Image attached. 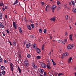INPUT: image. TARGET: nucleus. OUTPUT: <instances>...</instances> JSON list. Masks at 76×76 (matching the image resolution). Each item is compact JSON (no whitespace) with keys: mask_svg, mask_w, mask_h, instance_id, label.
Returning a JSON list of instances; mask_svg holds the SVG:
<instances>
[{"mask_svg":"<svg viewBox=\"0 0 76 76\" xmlns=\"http://www.w3.org/2000/svg\"><path fill=\"white\" fill-rule=\"evenodd\" d=\"M29 64V63L28 62V59H27L25 60L24 62H23V65L25 66H27Z\"/></svg>","mask_w":76,"mask_h":76,"instance_id":"nucleus-1","label":"nucleus"},{"mask_svg":"<svg viewBox=\"0 0 76 76\" xmlns=\"http://www.w3.org/2000/svg\"><path fill=\"white\" fill-rule=\"evenodd\" d=\"M10 69L12 72L13 73V69H14L13 68V67H14V65L13 64H12V63H10Z\"/></svg>","mask_w":76,"mask_h":76,"instance_id":"nucleus-2","label":"nucleus"},{"mask_svg":"<svg viewBox=\"0 0 76 76\" xmlns=\"http://www.w3.org/2000/svg\"><path fill=\"white\" fill-rule=\"evenodd\" d=\"M75 45H67V48L68 49H72V48H73V47H74Z\"/></svg>","mask_w":76,"mask_h":76,"instance_id":"nucleus-3","label":"nucleus"},{"mask_svg":"<svg viewBox=\"0 0 76 76\" xmlns=\"http://www.w3.org/2000/svg\"><path fill=\"white\" fill-rule=\"evenodd\" d=\"M57 7V5H54L52 6V12H54V10Z\"/></svg>","mask_w":76,"mask_h":76,"instance_id":"nucleus-4","label":"nucleus"},{"mask_svg":"<svg viewBox=\"0 0 76 76\" xmlns=\"http://www.w3.org/2000/svg\"><path fill=\"white\" fill-rule=\"evenodd\" d=\"M47 61L48 62V64L47 65V67L48 68V69H51L50 67V62L48 60H47Z\"/></svg>","mask_w":76,"mask_h":76,"instance_id":"nucleus-5","label":"nucleus"},{"mask_svg":"<svg viewBox=\"0 0 76 76\" xmlns=\"http://www.w3.org/2000/svg\"><path fill=\"white\" fill-rule=\"evenodd\" d=\"M13 26L14 27V28L16 29H17V26H16V23L15 22H13Z\"/></svg>","mask_w":76,"mask_h":76,"instance_id":"nucleus-6","label":"nucleus"},{"mask_svg":"<svg viewBox=\"0 0 76 76\" xmlns=\"http://www.w3.org/2000/svg\"><path fill=\"white\" fill-rule=\"evenodd\" d=\"M32 66L34 69L37 68V65L35 64V63H34V62H33L32 63Z\"/></svg>","mask_w":76,"mask_h":76,"instance_id":"nucleus-7","label":"nucleus"},{"mask_svg":"<svg viewBox=\"0 0 76 76\" xmlns=\"http://www.w3.org/2000/svg\"><path fill=\"white\" fill-rule=\"evenodd\" d=\"M41 66L42 67H43V68H45L46 67V64L45 63L41 64Z\"/></svg>","mask_w":76,"mask_h":76,"instance_id":"nucleus-8","label":"nucleus"},{"mask_svg":"<svg viewBox=\"0 0 76 76\" xmlns=\"http://www.w3.org/2000/svg\"><path fill=\"white\" fill-rule=\"evenodd\" d=\"M69 55V53L67 52H66L63 53L62 55L63 57H64L65 56H67Z\"/></svg>","mask_w":76,"mask_h":76,"instance_id":"nucleus-9","label":"nucleus"},{"mask_svg":"<svg viewBox=\"0 0 76 76\" xmlns=\"http://www.w3.org/2000/svg\"><path fill=\"white\" fill-rule=\"evenodd\" d=\"M31 46V44L29 43H27L26 45V48H29V47Z\"/></svg>","mask_w":76,"mask_h":76,"instance_id":"nucleus-10","label":"nucleus"},{"mask_svg":"<svg viewBox=\"0 0 76 76\" xmlns=\"http://www.w3.org/2000/svg\"><path fill=\"white\" fill-rule=\"evenodd\" d=\"M0 26L2 28H4V25L1 22L0 23Z\"/></svg>","mask_w":76,"mask_h":76,"instance_id":"nucleus-11","label":"nucleus"},{"mask_svg":"<svg viewBox=\"0 0 76 76\" xmlns=\"http://www.w3.org/2000/svg\"><path fill=\"white\" fill-rule=\"evenodd\" d=\"M37 52L38 54H40V53H41V50L39 49V48L37 49Z\"/></svg>","mask_w":76,"mask_h":76,"instance_id":"nucleus-12","label":"nucleus"},{"mask_svg":"<svg viewBox=\"0 0 76 76\" xmlns=\"http://www.w3.org/2000/svg\"><path fill=\"white\" fill-rule=\"evenodd\" d=\"M33 48L34 50H36V49H37V45H36V44H35V43H34V44Z\"/></svg>","mask_w":76,"mask_h":76,"instance_id":"nucleus-13","label":"nucleus"},{"mask_svg":"<svg viewBox=\"0 0 76 76\" xmlns=\"http://www.w3.org/2000/svg\"><path fill=\"white\" fill-rule=\"evenodd\" d=\"M72 58L70 57L68 59V62L69 63H70L71 62V61H72Z\"/></svg>","mask_w":76,"mask_h":76,"instance_id":"nucleus-14","label":"nucleus"},{"mask_svg":"<svg viewBox=\"0 0 76 76\" xmlns=\"http://www.w3.org/2000/svg\"><path fill=\"white\" fill-rule=\"evenodd\" d=\"M0 68H1V69L2 70H4L5 69H6V68L5 67H4V66H1Z\"/></svg>","mask_w":76,"mask_h":76,"instance_id":"nucleus-15","label":"nucleus"},{"mask_svg":"<svg viewBox=\"0 0 76 76\" xmlns=\"http://www.w3.org/2000/svg\"><path fill=\"white\" fill-rule=\"evenodd\" d=\"M73 36V34H71L69 35V38L70 40H71V41H73V39H72V37Z\"/></svg>","mask_w":76,"mask_h":76,"instance_id":"nucleus-16","label":"nucleus"},{"mask_svg":"<svg viewBox=\"0 0 76 76\" xmlns=\"http://www.w3.org/2000/svg\"><path fill=\"white\" fill-rule=\"evenodd\" d=\"M39 72L42 74L44 73V70L42 69H40L39 70Z\"/></svg>","mask_w":76,"mask_h":76,"instance_id":"nucleus-17","label":"nucleus"},{"mask_svg":"<svg viewBox=\"0 0 76 76\" xmlns=\"http://www.w3.org/2000/svg\"><path fill=\"white\" fill-rule=\"evenodd\" d=\"M55 19H56V18L53 17L50 19L52 21H55Z\"/></svg>","mask_w":76,"mask_h":76,"instance_id":"nucleus-18","label":"nucleus"},{"mask_svg":"<svg viewBox=\"0 0 76 76\" xmlns=\"http://www.w3.org/2000/svg\"><path fill=\"white\" fill-rule=\"evenodd\" d=\"M27 27L28 28V29L29 30H31V26H30L29 25H27Z\"/></svg>","mask_w":76,"mask_h":76,"instance_id":"nucleus-19","label":"nucleus"},{"mask_svg":"<svg viewBox=\"0 0 76 76\" xmlns=\"http://www.w3.org/2000/svg\"><path fill=\"white\" fill-rule=\"evenodd\" d=\"M71 2H72V4L73 5V7H74L75 6V1H71Z\"/></svg>","mask_w":76,"mask_h":76,"instance_id":"nucleus-20","label":"nucleus"},{"mask_svg":"<svg viewBox=\"0 0 76 76\" xmlns=\"http://www.w3.org/2000/svg\"><path fill=\"white\" fill-rule=\"evenodd\" d=\"M12 44L14 46H16V42L14 41L12 42Z\"/></svg>","mask_w":76,"mask_h":76,"instance_id":"nucleus-21","label":"nucleus"},{"mask_svg":"<svg viewBox=\"0 0 76 76\" xmlns=\"http://www.w3.org/2000/svg\"><path fill=\"white\" fill-rule=\"evenodd\" d=\"M19 32L21 33V34H22V29L21 28L19 27Z\"/></svg>","mask_w":76,"mask_h":76,"instance_id":"nucleus-22","label":"nucleus"},{"mask_svg":"<svg viewBox=\"0 0 76 76\" xmlns=\"http://www.w3.org/2000/svg\"><path fill=\"white\" fill-rule=\"evenodd\" d=\"M1 73L3 75H5V71L3 70L1 72Z\"/></svg>","mask_w":76,"mask_h":76,"instance_id":"nucleus-23","label":"nucleus"},{"mask_svg":"<svg viewBox=\"0 0 76 76\" xmlns=\"http://www.w3.org/2000/svg\"><path fill=\"white\" fill-rule=\"evenodd\" d=\"M27 57H28V58H31V55H30V54H28L27 55Z\"/></svg>","mask_w":76,"mask_h":76,"instance_id":"nucleus-24","label":"nucleus"},{"mask_svg":"<svg viewBox=\"0 0 76 76\" xmlns=\"http://www.w3.org/2000/svg\"><path fill=\"white\" fill-rule=\"evenodd\" d=\"M65 17H66V20H68V19H69V16H68V15H66Z\"/></svg>","mask_w":76,"mask_h":76,"instance_id":"nucleus-25","label":"nucleus"},{"mask_svg":"<svg viewBox=\"0 0 76 76\" xmlns=\"http://www.w3.org/2000/svg\"><path fill=\"white\" fill-rule=\"evenodd\" d=\"M73 12L74 13H76V9L74 8L73 9Z\"/></svg>","mask_w":76,"mask_h":76,"instance_id":"nucleus-26","label":"nucleus"},{"mask_svg":"<svg viewBox=\"0 0 76 76\" xmlns=\"http://www.w3.org/2000/svg\"><path fill=\"white\" fill-rule=\"evenodd\" d=\"M36 58H37V59H40L41 58V56H37L36 57Z\"/></svg>","mask_w":76,"mask_h":76,"instance_id":"nucleus-27","label":"nucleus"},{"mask_svg":"<svg viewBox=\"0 0 76 76\" xmlns=\"http://www.w3.org/2000/svg\"><path fill=\"white\" fill-rule=\"evenodd\" d=\"M40 3H41V4H42V6H43L44 5V4H45L42 1H41L40 2Z\"/></svg>","mask_w":76,"mask_h":76,"instance_id":"nucleus-28","label":"nucleus"},{"mask_svg":"<svg viewBox=\"0 0 76 76\" xmlns=\"http://www.w3.org/2000/svg\"><path fill=\"white\" fill-rule=\"evenodd\" d=\"M18 71H19V72L20 73H21V70H20V68H19V67L18 66Z\"/></svg>","mask_w":76,"mask_h":76,"instance_id":"nucleus-29","label":"nucleus"},{"mask_svg":"<svg viewBox=\"0 0 76 76\" xmlns=\"http://www.w3.org/2000/svg\"><path fill=\"white\" fill-rule=\"evenodd\" d=\"M18 3V0H16V1L14 3V5L15 4H17Z\"/></svg>","mask_w":76,"mask_h":76,"instance_id":"nucleus-30","label":"nucleus"},{"mask_svg":"<svg viewBox=\"0 0 76 76\" xmlns=\"http://www.w3.org/2000/svg\"><path fill=\"white\" fill-rule=\"evenodd\" d=\"M2 61L3 60L2 59V58H1V56H0V62L1 63Z\"/></svg>","mask_w":76,"mask_h":76,"instance_id":"nucleus-31","label":"nucleus"},{"mask_svg":"<svg viewBox=\"0 0 76 76\" xmlns=\"http://www.w3.org/2000/svg\"><path fill=\"white\" fill-rule=\"evenodd\" d=\"M0 19H2V14L0 13Z\"/></svg>","mask_w":76,"mask_h":76,"instance_id":"nucleus-32","label":"nucleus"},{"mask_svg":"<svg viewBox=\"0 0 76 76\" xmlns=\"http://www.w3.org/2000/svg\"><path fill=\"white\" fill-rule=\"evenodd\" d=\"M31 26L33 28H34L35 27L34 26V24L33 23L31 24Z\"/></svg>","mask_w":76,"mask_h":76,"instance_id":"nucleus-33","label":"nucleus"},{"mask_svg":"<svg viewBox=\"0 0 76 76\" xmlns=\"http://www.w3.org/2000/svg\"><path fill=\"white\" fill-rule=\"evenodd\" d=\"M64 6L65 8H67V4H65L64 5Z\"/></svg>","mask_w":76,"mask_h":76,"instance_id":"nucleus-34","label":"nucleus"},{"mask_svg":"<svg viewBox=\"0 0 76 76\" xmlns=\"http://www.w3.org/2000/svg\"><path fill=\"white\" fill-rule=\"evenodd\" d=\"M60 1H58L57 2V4L58 5H59V4H60Z\"/></svg>","mask_w":76,"mask_h":76,"instance_id":"nucleus-35","label":"nucleus"},{"mask_svg":"<svg viewBox=\"0 0 76 76\" xmlns=\"http://www.w3.org/2000/svg\"><path fill=\"white\" fill-rule=\"evenodd\" d=\"M53 66H56V63H55V62H54V61L53 62Z\"/></svg>","mask_w":76,"mask_h":76,"instance_id":"nucleus-36","label":"nucleus"},{"mask_svg":"<svg viewBox=\"0 0 76 76\" xmlns=\"http://www.w3.org/2000/svg\"><path fill=\"white\" fill-rule=\"evenodd\" d=\"M46 31H47V30H46V29H44V30L43 32L45 33V34H46Z\"/></svg>","mask_w":76,"mask_h":76,"instance_id":"nucleus-37","label":"nucleus"},{"mask_svg":"<svg viewBox=\"0 0 76 76\" xmlns=\"http://www.w3.org/2000/svg\"><path fill=\"white\" fill-rule=\"evenodd\" d=\"M3 6V2H0V6Z\"/></svg>","mask_w":76,"mask_h":76,"instance_id":"nucleus-38","label":"nucleus"},{"mask_svg":"<svg viewBox=\"0 0 76 76\" xmlns=\"http://www.w3.org/2000/svg\"><path fill=\"white\" fill-rule=\"evenodd\" d=\"M44 76H47V73L46 72H44Z\"/></svg>","mask_w":76,"mask_h":76,"instance_id":"nucleus-39","label":"nucleus"},{"mask_svg":"<svg viewBox=\"0 0 76 76\" xmlns=\"http://www.w3.org/2000/svg\"><path fill=\"white\" fill-rule=\"evenodd\" d=\"M39 32L40 33H41V32H42V29H41V28L39 29Z\"/></svg>","mask_w":76,"mask_h":76,"instance_id":"nucleus-40","label":"nucleus"},{"mask_svg":"<svg viewBox=\"0 0 76 76\" xmlns=\"http://www.w3.org/2000/svg\"><path fill=\"white\" fill-rule=\"evenodd\" d=\"M61 75H63V74L61 73H59L58 75V76H60Z\"/></svg>","mask_w":76,"mask_h":76,"instance_id":"nucleus-41","label":"nucleus"},{"mask_svg":"<svg viewBox=\"0 0 76 76\" xmlns=\"http://www.w3.org/2000/svg\"><path fill=\"white\" fill-rule=\"evenodd\" d=\"M6 31H7V32L8 33V34H9L10 33L9 32V30H6Z\"/></svg>","mask_w":76,"mask_h":76,"instance_id":"nucleus-42","label":"nucleus"},{"mask_svg":"<svg viewBox=\"0 0 76 76\" xmlns=\"http://www.w3.org/2000/svg\"><path fill=\"white\" fill-rule=\"evenodd\" d=\"M4 62L5 63H7V61H6V60H4Z\"/></svg>","mask_w":76,"mask_h":76,"instance_id":"nucleus-43","label":"nucleus"},{"mask_svg":"<svg viewBox=\"0 0 76 76\" xmlns=\"http://www.w3.org/2000/svg\"><path fill=\"white\" fill-rule=\"evenodd\" d=\"M72 3L71 2H69V5L70 6H71V5H72Z\"/></svg>","mask_w":76,"mask_h":76,"instance_id":"nucleus-44","label":"nucleus"},{"mask_svg":"<svg viewBox=\"0 0 76 76\" xmlns=\"http://www.w3.org/2000/svg\"><path fill=\"white\" fill-rule=\"evenodd\" d=\"M67 34H68L67 32H66L65 34V36H66V35H67Z\"/></svg>","mask_w":76,"mask_h":76,"instance_id":"nucleus-45","label":"nucleus"},{"mask_svg":"<svg viewBox=\"0 0 76 76\" xmlns=\"http://www.w3.org/2000/svg\"><path fill=\"white\" fill-rule=\"evenodd\" d=\"M58 51H59V53H61V52H62V51L61 50H59Z\"/></svg>","mask_w":76,"mask_h":76,"instance_id":"nucleus-46","label":"nucleus"},{"mask_svg":"<svg viewBox=\"0 0 76 76\" xmlns=\"http://www.w3.org/2000/svg\"><path fill=\"white\" fill-rule=\"evenodd\" d=\"M2 9L3 10V11H4V10H5V9H4V8L3 7L2 8Z\"/></svg>","mask_w":76,"mask_h":76,"instance_id":"nucleus-47","label":"nucleus"},{"mask_svg":"<svg viewBox=\"0 0 76 76\" xmlns=\"http://www.w3.org/2000/svg\"><path fill=\"white\" fill-rule=\"evenodd\" d=\"M67 40L66 39H65L64 40V42H67Z\"/></svg>","mask_w":76,"mask_h":76,"instance_id":"nucleus-48","label":"nucleus"},{"mask_svg":"<svg viewBox=\"0 0 76 76\" xmlns=\"http://www.w3.org/2000/svg\"><path fill=\"white\" fill-rule=\"evenodd\" d=\"M5 18H6V19H7V15H5Z\"/></svg>","mask_w":76,"mask_h":76,"instance_id":"nucleus-49","label":"nucleus"},{"mask_svg":"<svg viewBox=\"0 0 76 76\" xmlns=\"http://www.w3.org/2000/svg\"><path fill=\"white\" fill-rule=\"evenodd\" d=\"M58 57L59 58H60L61 56L60 55H58Z\"/></svg>","mask_w":76,"mask_h":76,"instance_id":"nucleus-50","label":"nucleus"},{"mask_svg":"<svg viewBox=\"0 0 76 76\" xmlns=\"http://www.w3.org/2000/svg\"><path fill=\"white\" fill-rule=\"evenodd\" d=\"M47 8H48V7L47 6V7H46V8H45V10H46V11H47Z\"/></svg>","mask_w":76,"mask_h":76,"instance_id":"nucleus-51","label":"nucleus"},{"mask_svg":"<svg viewBox=\"0 0 76 76\" xmlns=\"http://www.w3.org/2000/svg\"><path fill=\"white\" fill-rule=\"evenodd\" d=\"M51 52H50L49 53V55H51Z\"/></svg>","mask_w":76,"mask_h":76,"instance_id":"nucleus-52","label":"nucleus"},{"mask_svg":"<svg viewBox=\"0 0 76 76\" xmlns=\"http://www.w3.org/2000/svg\"><path fill=\"white\" fill-rule=\"evenodd\" d=\"M2 75H1V72H0V76H2Z\"/></svg>","mask_w":76,"mask_h":76,"instance_id":"nucleus-53","label":"nucleus"},{"mask_svg":"<svg viewBox=\"0 0 76 76\" xmlns=\"http://www.w3.org/2000/svg\"><path fill=\"white\" fill-rule=\"evenodd\" d=\"M44 46H45V45H43L42 46V48H44Z\"/></svg>","mask_w":76,"mask_h":76,"instance_id":"nucleus-54","label":"nucleus"},{"mask_svg":"<svg viewBox=\"0 0 76 76\" xmlns=\"http://www.w3.org/2000/svg\"><path fill=\"white\" fill-rule=\"evenodd\" d=\"M10 45H12V43H11V42L10 41Z\"/></svg>","mask_w":76,"mask_h":76,"instance_id":"nucleus-55","label":"nucleus"},{"mask_svg":"<svg viewBox=\"0 0 76 76\" xmlns=\"http://www.w3.org/2000/svg\"><path fill=\"white\" fill-rule=\"evenodd\" d=\"M7 6H5V9H7Z\"/></svg>","mask_w":76,"mask_h":76,"instance_id":"nucleus-56","label":"nucleus"},{"mask_svg":"<svg viewBox=\"0 0 76 76\" xmlns=\"http://www.w3.org/2000/svg\"><path fill=\"white\" fill-rule=\"evenodd\" d=\"M42 50H44V48H42Z\"/></svg>","mask_w":76,"mask_h":76,"instance_id":"nucleus-57","label":"nucleus"},{"mask_svg":"<svg viewBox=\"0 0 76 76\" xmlns=\"http://www.w3.org/2000/svg\"><path fill=\"white\" fill-rule=\"evenodd\" d=\"M61 41H62L61 42H62V43H63V44H65V43H64V42H63V41H62V40H61Z\"/></svg>","mask_w":76,"mask_h":76,"instance_id":"nucleus-58","label":"nucleus"},{"mask_svg":"<svg viewBox=\"0 0 76 76\" xmlns=\"http://www.w3.org/2000/svg\"><path fill=\"white\" fill-rule=\"evenodd\" d=\"M19 57L20 58L21 57V56H20V54H19Z\"/></svg>","mask_w":76,"mask_h":76,"instance_id":"nucleus-59","label":"nucleus"},{"mask_svg":"<svg viewBox=\"0 0 76 76\" xmlns=\"http://www.w3.org/2000/svg\"><path fill=\"white\" fill-rule=\"evenodd\" d=\"M24 44H26V42H25V41H24Z\"/></svg>","mask_w":76,"mask_h":76,"instance_id":"nucleus-60","label":"nucleus"},{"mask_svg":"<svg viewBox=\"0 0 76 76\" xmlns=\"http://www.w3.org/2000/svg\"><path fill=\"white\" fill-rule=\"evenodd\" d=\"M3 34L4 36H5V34H4V33H3Z\"/></svg>","mask_w":76,"mask_h":76,"instance_id":"nucleus-61","label":"nucleus"},{"mask_svg":"<svg viewBox=\"0 0 76 76\" xmlns=\"http://www.w3.org/2000/svg\"><path fill=\"white\" fill-rule=\"evenodd\" d=\"M39 76H43V75H42L41 74H40Z\"/></svg>","mask_w":76,"mask_h":76,"instance_id":"nucleus-62","label":"nucleus"},{"mask_svg":"<svg viewBox=\"0 0 76 76\" xmlns=\"http://www.w3.org/2000/svg\"><path fill=\"white\" fill-rule=\"evenodd\" d=\"M74 69H75V70H76V66H75V67H74Z\"/></svg>","mask_w":76,"mask_h":76,"instance_id":"nucleus-63","label":"nucleus"},{"mask_svg":"<svg viewBox=\"0 0 76 76\" xmlns=\"http://www.w3.org/2000/svg\"><path fill=\"white\" fill-rule=\"evenodd\" d=\"M75 76H76V72H75Z\"/></svg>","mask_w":76,"mask_h":76,"instance_id":"nucleus-64","label":"nucleus"}]
</instances>
